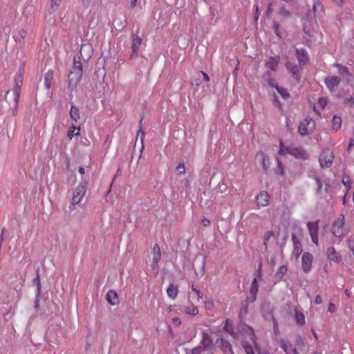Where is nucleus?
Listing matches in <instances>:
<instances>
[{
	"label": "nucleus",
	"mask_w": 354,
	"mask_h": 354,
	"mask_svg": "<svg viewBox=\"0 0 354 354\" xmlns=\"http://www.w3.org/2000/svg\"><path fill=\"white\" fill-rule=\"evenodd\" d=\"M235 339H241V344L247 354H254L257 349L256 337L253 328L246 324H242L239 328L228 331Z\"/></svg>",
	"instance_id": "1"
},
{
	"label": "nucleus",
	"mask_w": 354,
	"mask_h": 354,
	"mask_svg": "<svg viewBox=\"0 0 354 354\" xmlns=\"http://www.w3.org/2000/svg\"><path fill=\"white\" fill-rule=\"evenodd\" d=\"M332 232L338 238H342L346 235V230L344 227V216L343 214L339 215L334 221L332 225Z\"/></svg>",
	"instance_id": "2"
},
{
	"label": "nucleus",
	"mask_w": 354,
	"mask_h": 354,
	"mask_svg": "<svg viewBox=\"0 0 354 354\" xmlns=\"http://www.w3.org/2000/svg\"><path fill=\"white\" fill-rule=\"evenodd\" d=\"M315 127V122L310 117H307L300 122L299 131L301 136H306L312 133Z\"/></svg>",
	"instance_id": "3"
},
{
	"label": "nucleus",
	"mask_w": 354,
	"mask_h": 354,
	"mask_svg": "<svg viewBox=\"0 0 354 354\" xmlns=\"http://www.w3.org/2000/svg\"><path fill=\"white\" fill-rule=\"evenodd\" d=\"M334 155L329 149H324L319 158V164L322 168H329L333 162Z\"/></svg>",
	"instance_id": "4"
},
{
	"label": "nucleus",
	"mask_w": 354,
	"mask_h": 354,
	"mask_svg": "<svg viewBox=\"0 0 354 354\" xmlns=\"http://www.w3.org/2000/svg\"><path fill=\"white\" fill-rule=\"evenodd\" d=\"M86 183L85 182L81 183L75 189L73 194V197L71 199V203L73 205L78 204L80 203L82 197L84 196L86 193Z\"/></svg>",
	"instance_id": "5"
},
{
	"label": "nucleus",
	"mask_w": 354,
	"mask_h": 354,
	"mask_svg": "<svg viewBox=\"0 0 354 354\" xmlns=\"http://www.w3.org/2000/svg\"><path fill=\"white\" fill-rule=\"evenodd\" d=\"M286 151L288 154H290L296 158L301 160H306L308 158V153H306L302 147L286 148Z\"/></svg>",
	"instance_id": "6"
},
{
	"label": "nucleus",
	"mask_w": 354,
	"mask_h": 354,
	"mask_svg": "<svg viewBox=\"0 0 354 354\" xmlns=\"http://www.w3.org/2000/svg\"><path fill=\"white\" fill-rule=\"evenodd\" d=\"M308 230L310 235L312 241L315 244L318 245V229L319 223L318 221L308 222L307 223Z\"/></svg>",
	"instance_id": "7"
},
{
	"label": "nucleus",
	"mask_w": 354,
	"mask_h": 354,
	"mask_svg": "<svg viewBox=\"0 0 354 354\" xmlns=\"http://www.w3.org/2000/svg\"><path fill=\"white\" fill-rule=\"evenodd\" d=\"M280 348L284 351L285 354H299L296 348L292 344L285 339H280L279 341Z\"/></svg>",
	"instance_id": "8"
},
{
	"label": "nucleus",
	"mask_w": 354,
	"mask_h": 354,
	"mask_svg": "<svg viewBox=\"0 0 354 354\" xmlns=\"http://www.w3.org/2000/svg\"><path fill=\"white\" fill-rule=\"evenodd\" d=\"M341 82V78L337 76H328L325 78L324 82L327 88L333 92L339 86Z\"/></svg>",
	"instance_id": "9"
},
{
	"label": "nucleus",
	"mask_w": 354,
	"mask_h": 354,
	"mask_svg": "<svg viewBox=\"0 0 354 354\" xmlns=\"http://www.w3.org/2000/svg\"><path fill=\"white\" fill-rule=\"evenodd\" d=\"M313 255L309 252H304L301 257V267L304 272H308L312 267Z\"/></svg>",
	"instance_id": "10"
},
{
	"label": "nucleus",
	"mask_w": 354,
	"mask_h": 354,
	"mask_svg": "<svg viewBox=\"0 0 354 354\" xmlns=\"http://www.w3.org/2000/svg\"><path fill=\"white\" fill-rule=\"evenodd\" d=\"M202 339L200 342V345L203 346L206 351L211 349L213 345V340L211 335L206 331L203 330L201 333Z\"/></svg>",
	"instance_id": "11"
},
{
	"label": "nucleus",
	"mask_w": 354,
	"mask_h": 354,
	"mask_svg": "<svg viewBox=\"0 0 354 354\" xmlns=\"http://www.w3.org/2000/svg\"><path fill=\"white\" fill-rule=\"evenodd\" d=\"M327 257L330 261H333L335 263H338L342 261V256L337 252L335 248L331 246L329 247L326 250Z\"/></svg>",
	"instance_id": "12"
},
{
	"label": "nucleus",
	"mask_w": 354,
	"mask_h": 354,
	"mask_svg": "<svg viewBox=\"0 0 354 354\" xmlns=\"http://www.w3.org/2000/svg\"><path fill=\"white\" fill-rule=\"evenodd\" d=\"M258 290L259 284L257 281V278H254L250 288V296L248 297V299L250 300V302H254V301H256Z\"/></svg>",
	"instance_id": "13"
},
{
	"label": "nucleus",
	"mask_w": 354,
	"mask_h": 354,
	"mask_svg": "<svg viewBox=\"0 0 354 354\" xmlns=\"http://www.w3.org/2000/svg\"><path fill=\"white\" fill-rule=\"evenodd\" d=\"M269 194L266 192H260L256 197L258 207H266L269 205Z\"/></svg>",
	"instance_id": "14"
},
{
	"label": "nucleus",
	"mask_w": 354,
	"mask_h": 354,
	"mask_svg": "<svg viewBox=\"0 0 354 354\" xmlns=\"http://www.w3.org/2000/svg\"><path fill=\"white\" fill-rule=\"evenodd\" d=\"M335 66L338 69V73L341 77V80H346L347 82L350 81L351 73L346 66L339 64H335Z\"/></svg>",
	"instance_id": "15"
},
{
	"label": "nucleus",
	"mask_w": 354,
	"mask_h": 354,
	"mask_svg": "<svg viewBox=\"0 0 354 354\" xmlns=\"http://www.w3.org/2000/svg\"><path fill=\"white\" fill-rule=\"evenodd\" d=\"M291 237L293 243V254L298 257L302 251L300 241L294 233L292 234Z\"/></svg>",
	"instance_id": "16"
},
{
	"label": "nucleus",
	"mask_w": 354,
	"mask_h": 354,
	"mask_svg": "<svg viewBox=\"0 0 354 354\" xmlns=\"http://www.w3.org/2000/svg\"><path fill=\"white\" fill-rule=\"evenodd\" d=\"M296 57L300 65H304L308 60V54L304 48H297L295 50Z\"/></svg>",
	"instance_id": "17"
},
{
	"label": "nucleus",
	"mask_w": 354,
	"mask_h": 354,
	"mask_svg": "<svg viewBox=\"0 0 354 354\" xmlns=\"http://www.w3.org/2000/svg\"><path fill=\"white\" fill-rule=\"evenodd\" d=\"M279 62V57H269L268 59L266 61V66L272 70V71H276L277 70V66Z\"/></svg>",
	"instance_id": "18"
},
{
	"label": "nucleus",
	"mask_w": 354,
	"mask_h": 354,
	"mask_svg": "<svg viewBox=\"0 0 354 354\" xmlns=\"http://www.w3.org/2000/svg\"><path fill=\"white\" fill-rule=\"evenodd\" d=\"M70 74H73V75L77 78V80H81L82 79V64L80 61H76L75 57H74V71L71 72Z\"/></svg>",
	"instance_id": "19"
},
{
	"label": "nucleus",
	"mask_w": 354,
	"mask_h": 354,
	"mask_svg": "<svg viewBox=\"0 0 354 354\" xmlns=\"http://www.w3.org/2000/svg\"><path fill=\"white\" fill-rule=\"evenodd\" d=\"M80 80H77V78L75 77L73 74H69L68 77V90L69 91L70 95H72V93L73 90L76 88L77 85L79 84Z\"/></svg>",
	"instance_id": "20"
},
{
	"label": "nucleus",
	"mask_w": 354,
	"mask_h": 354,
	"mask_svg": "<svg viewBox=\"0 0 354 354\" xmlns=\"http://www.w3.org/2000/svg\"><path fill=\"white\" fill-rule=\"evenodd\" d=\"M285 66L288 72L291 73L292 76L295 79H298L299 66L296 64L289 61L286 63Z\"/></svg>",
	"instance_id": "21"
},
{
	"label": "nucleus",
	"mask_w": 354,
	"mask_h": 354,
	"mask_svg": "<svg viewBox=\"0 0 354 354\" xmlns=\"http://www.w3.org/2000/svg\"><path fill=\"white\" fill-rule=\"evenodd\" d=\"M312 11L314 17H317L320 16L324 12V8L319 0H313V5Z\"/></svg>",
	"instance_id": "22"
},
{
	"label": "nucleus",
	"mask_w": 354,
	"mask_h": 354,
	"mask_svg": "<svg viewBox=\"0 0 354 354\" xmlns=\"http://www.w3.org/2000/svg\"><path fill=\"white\" fill-rule=\"evenodd\" d=\"M288 268L286 265L281 266L277 272H276L274 275V283H278L279 281H281L285 274L287 272Z\"/></svg>",
	"instance_id": "23"
},
{
	"label": "nucleus",
	"mask_w": 354,
	"mask_h": 354,
	"mask_svg": "<svg viewBox=\"0 0 354 354\" xmlns=\"http://www.w3.org/2000/svg\"><path fill=\"white\" fill-rule=\"evenodd\" d=\"M106 300L112 306H115L118 303L117 292L115 290H109L106 293Z\"/></svg>",
	"instance_id": "24"
},
{
	"label": "nucleus",
	"mask_w": 354,
	"mask_h": 354,
	"mask_svg": "<svg viewBox=\"0 0 354 354\" xmlns=\"http://www.w3.org/2000/svg\"><path fill=\"white\" fill-rule=\"evenodd\" d=\"M221 348L224 354H234L231 344L223 339H221Z\"/></svg>",
	"instance_id": "25"
},
{
	"label": "nucleus",
	"mask_w": 354,
	"mask_h": 354,
	"mask_svg": "<svg viewBox=\"0 0 354 354\" xmlns=\"http://www.w3.org/2000/svg\"><path fill=\"white\" fill-rule=\"evenodd\" d=\"M69 115L71 118L75 122H77L80 118L79 109L73 104H72L71 106Z\"/></svg>",
	"instance_id": "26"
},
{
	"label": "nucleus",
	"mask_w": 354,
	"mask_h": 354,
	"mask_svg": "<svg viewBox=\"0 0 354 354\" xmlns=\"http://www.w3.org/2000/svg\"><path fill=\"white\" fill-rule=\"evenodd\" d=\"M141 42H142V39L139 37L136 36V37H133V41H132V46H131V48H132L131 57L133 55H136L137 53V52L141 45Z\"/></svg>",
	"instance_id": "27"
},
{
	"label": "nucleus",
	"mask_w": 354,
	"mask_h": 354,
	"mask_svg": "<svg viewBox=\"0 0 354 354\" xmlns=\"http://www.w3.org/2000/svg\"><path fill=\"white\" fill-rule=\"evenodd\" d=\"M53 79V72L49 70L44 75V86L46 88L49 89L51 87V82Z\"/></svg>",
	"instance_id": "28"
},
{
	"label": "nucleus",
	"mask_w": 354,
	"mask_h": 354,
	"mask_svg": "<svg viewBox=\"0 0 354 354\" xmlns=\"http://www.w3.org/2000/svg\"><path fill=\"white\" fill-rule=\"evenodd\" d=\"M295 320L297 324L300 326L305 324V317L304 314L297 310L295 311Z\"/></svg>",
	"instance_id": "29"
},
{
	"label": "nucleus",
	"mask_w": 354,
	"mask_h": 354,
	"mask_svg": "<svg viewBox=\"0 0 354 354\" xmlns=\"http://www.w3.org/2000/svg\"><path fill=\"white\" fill-rule=\"evenodd\" d=\"M178 288L173 284H170V286L167 289V293L169 297L171 299H175L178 295Z\"/></svg>",
	"instance_id": "30"
},
{
	"label": "nucleus",
	"mask_w": 354,
	"mask_h": 354,
	"mask_svg": "<svg viewBox=\"0 0 354 354\" xmlns=\"http://www.w3.org/2000/svg\"><path fill=\"white\" fill-rule=\"evenodd\" d=\"M182 311L187 315H196L198 313V308L194 305L184 307L183 308Z\"/></svg>",
	"instance_id": "31"
},
{
	"label": "nucleus",
	"mask_w": 354,
	"mask_h": 354,
	"mask_svg": "<svg viewBox=\"0 0 354 354\" xmlns=\"http://www.w3.org/2000/svg\"><path fill=\"white\" fill-rule=\"evenodd\" d=\"M161 257V251L160 248L158 244H155L153 246V262L154 263H158Z\"/></svg>",
	"instance_id": "32"
},
{
	"label": "nucleus",
	"mask_w": 354,
	"mask_h": 354,
	"mask_svg": "<svg viewBox=\"0 0 354 354\" xmlns=\"http://www.w3.org/2000/svg\"><path fill=\"white\" fill-rule=\"evenodd\" d=\"M342 118L337 115H334L332 120L333 129L337 131L342 126Z\"/></svg>",
	"instance_id": "33"
},
{
	"label": "nucleus",
	"mask_w": 354,
	"mask_h": 354,
	"mask_svg": "<svg viewBox=\"0 0 354 354\" xmlns=\"http://www.w3.org/2000/svg\"><path fill=\"white\" fill-rule=\"evenodd\" d=\"M278 15L282 18H290L292 15L290 11H289L284 6H281L280 7Z\"/></svg>",
	"instance_id": "34"
},
{
	"label": "nucleus",
	"mask_w": 354,
	"mask_h": 354,
	"mask_svg": "<svg viewBox=\"0 0 354 354\" xmlns=\"http://www.w3.org/2000/svg\"><path fill=\"white\" fill-rule=\"evenodd\" d=\"M21 87L15 86L13 89V94L15 95V106L17 108L19 101Z\"/></svg>",
	"instance_id": "35"
},
{
	"label": "nucleus",
	"mask_w": 354,
	"mask_h": 354,
	"mask_svg": "<svg viewBox=\"0 0 354 354\" xmlns=\"http://www.w3.org/2000/svg\"><path fill=\"white\" fill-rule=\"evenodd\" d=\"M274 88L283 99L286 100L290 97V95L286 88L281 87L278 85L274 86Z\"/></svg>",
	"instance_id": "36"
},
{
	"label": "nucleus",
	"mask_w": 354,
	"mask_h": 354,
	"mask_svg": "<svg viewBox=\"0 0 354 354\" xmlns=\"http://www.w3.org/2000/svg\"><path fill=\"white\" fill-rule=\"evenodd\" d=\"M262 167L266 171H268L270 167L269 158L266 155H262Z\"/></svg>",
	"instance_id": "37"
},
{
	"label": "nucleus",
	"mask_w": 354,
	"mask_h": 354,
	"mask_svg": "<svg viewBox=\"0 0 354 354\" xmlns=\"http://www.w3.org/2000/svg\"><path fill=\"white\" fill-rule=\"evenodd\" d=\"M33 283L37 286V295H39L41 291V283L38 270L37 271V277L35 279H34Z\"/></svg>",
	"instance_id": "38"
},
{
	"label": "nucleus",
	"mask_w": 354,
	"mask_h": 354,
	"mask_svg": "<svg viewBox=\"0 0 354 354\" xmlns=\"http://www.w3.org/2000/svg\"><path fill=\"white\" fill-rule=\"evenodd\" d=\"M75 129H76L75 126L72 125L71 127L68 129V137L69 138V139L71 140L75 136H77L79 134V131L75 132Z\"/></svg>",
	"instance_id": "39"
},
{
	"label": "nucleus",
	"mask_w": 354,
	"mask_h": 354,
	"mask_svg": "<svg viewBox=\"0 0 354 354\" xmlns=\"http://www.w3.org/2000/svg\"><path fill=\"white\" fill-rule=\"evenodd\" d=\"M15 86H19L21 87L23 84V77L21 73H19L15 79Z\"/></svg>",
	"instance_id": "40"
},
{
	"label": "nucleus",
	"mask_w": 354,
	"mask_h": 354,
	"mask_svg": "<svg viewBox=\"0 0 354 354\" xmlns=\"http://www.w3.org/2000/svg\"><path fill=\"white\" fill-rule=\"evenodd\" d=\"M262 268H263L262 263L259 262L258 264V268H257V273H256V275H257L256 278H257V279H259V280H261L262 277H263Z\"/></svg>",
	"instance_id": "41"
},
{
	"label": "nucleus",
	"mask_w": 354,
	"mask_h": 354,
	"mask_svg": "<svg viewBox=\"0 0 354 354\" xmlns=\"http://www.w3.org/2000/svg\"><path fill=\"white\" fill-rule=\"evenodd\" d=\"M273 236V232L268 231L265 233L263 236V245L266 246L267 242L270 240V239Z\"/></svg>",
	"instance_id": "42"
},
{
	"label": "nucleus",
	"mask_w": 354,
	"mask_h": 354,
	"mask_svg": "<svg viewBox=\"0 0 354 354\" xmlns=\"http://www.w3.org/2000/svg\"><path fill=\"white\" fill-rule=\"evenodd\" d=\"M279 28H280V25L277 22V21H274L273 22V28H274V33L275 35L281 38V36L280 35V30H279Z\"/></svg>",
	"instance_id": "43"
},
{
	"label": "nucleus",
	"mask_w": 354,
	"mask_h": 354,
	"mask_svg": "<svg viewBox=\"0 0 354 354\" xmlns=\"http://www.w3.org/2000/svg\"><path fill=\"white\" fill-rule=\"evenodd\" d=\"M206 350L199 344L198 346L192 348V354H201V353H203Z\"/></svg>",
	"instance_id": "44"
},
{
	"label": "nucleus",
	"mask_w": 354,
	"mask_h": 354,
	"mask_svg": "<svg viewBox=\"0 0 354 354\" xmlns=\"http://www.w3.org/2000/svg\"><path fill=\"white\" fill-rule=\"evenodd\" d=\"M317 184V192L319 193L322 188V181L319 177L316 176L315 178Z\"/></svg>",
	"instance_id": "45"
},
{
	"label": "nucleus",
	"mask_w": 354,
	"mask_h": 354,
	"mask_svg": "<svg viewBox=\"0 0 354 354\" xmlns=\"http://www.w3.org/2000/svg\"><path fill=\"white\" fill-rule=\"evenodd\" d=\"M327 103L328 100L324 97L319 98L318 100V104L322 109L325 108V106L327 105Z\"/></svg>",
	"instance_id": "46"
},
{
	"label": "nucleus",
	"mask_w": 354,
	"mask_h": 354,
	"mask_svg": "<svg viewBox=\"0 0 354 354\" xmlns=\"http://www.w3.org/2000/svg\"><path fill=\"white\" fill-rule=\"evenodd\" d=\"M248 301H250V300L247 299L242 303L243 308L241 309V312H243L245 314L248 313Z\"/></svg>",
	"instance_id": "47"
},
{
	"label": "nucleus",
	"mask_w": 354,
	"mask_h": 354,
	"mask_svg": "<svg viewBox=\"0 0 354 354\" xmlns=\"http://www.w3.org/2000/svg\"><path fill=\"white\" fill-rule=\"evenodd\" d=\"M176 169L179 172V174L185 173V164L183 162H180L177 166Z\"/></svg>",
	"instance_id": "48"
},
{
	"label": "nucleus",
	"mask_w": 354,
	"mask_h": 354,
	"mask_svg": "<svg viewBox=\"0 0 354 354\" xmlns=\"http://www.w3.org/2000/svg\"><path fill=\"white\" fill-rule=\"evenodd\" d=\"M286 148H287L286 147H285L282 142H281L280 143V148H279V153L280 155H286L287 153H288L286 151Z\"/></svg>",
	"instance_id": "49"
},
{
	"label": "nucleus",
	"mask_w": 354,
	"mask_h": 354,
	"mask_svg": "<svg viewBox=\"0 0 354 354\" xmlns=\"http://www.w3.org/2000/svg\"><path fill=\"white\" fill-rule=\"evenodd\" d=\"M61 0H51V7L55 10L56 8L60 4Z\"/></svg>",
	"instance_id": "50"
},
{
	"label": "nucleus",
	"mask_w": 354,
	"mask_h": 354,
	"mask_svg": "<svg viewBox=\"0 0 354 354\" xmlns=\"http://www.w3.org/2000/svg\"><path fill=\"white\" fill-rule=\"evenodd\" d=\"M201 224L206 227L210 225V221L205 217H203L201 219Z\"/></svg>",
	"instance_id": "51"
},
{
	"label": "nucleus",
	"mask_w": 354,
	"mask_h": 354,
	"mask_svg": "<svg viewBox=\"0 0 354 354\" xmlns=\"http://www.w3.org/2000/svg\"><path fill=\"white\" fill-rule=\"evenodd\" d=\"M273 324H274V333L276 335H277L279 334V328H278V326H277V321L275 320V319H273Z\"/></svg>",
	"instance_id": "52"
},
{
	"label": "nucleus",
	"mask_w": 354,
	"mask_h": 354,
	"mask_svg": "<svg viewBox=\"0 0 354 354\" xmlns=\"http://www.w3.org/2000/svg\"><path fill=\"white\" fill-rule=\"evenodd\" d=\"M192 290L196 292V294L198 295V298H202L203 297V294L201 293V292L198 290L196 288H195L194 286H192Z\"/></svg>",
	"instance_id": "53"
},
{
	"label": "nucleus",
	"mask_w": 354,
	"mask_h": 354,
	"mask_svg": "<svg viewBox=\"0 0 354 354\" xmlns=\"http://www.w3.org/2000/svg\"><path fill=\"white\" fill-rule=\"evenodd\" d=\"M138 136H140V140H141V142H143V139H144V136H145V132L142 129V128H140L138 130Z\"/></svg>",
	"instance_id": "54"
},
{
	"label": "nucleus",
	"mask_w": 354,
	"mask_h": 354,
	"mask_svg": "<svg viewBox=\"0 0 354 354\" xmlns=\"http://www.w3.org/2000/svg\"><path fill=\"white\" fill-rule=\"evenodd\" d=\"M172 322L174 324L176 325V326H179L181 324V320L180 318L178 317H174L172 319Z\"/></svg>",
	"instance_id": "55"
},
{
	"label": "nucleus",
	"mask_w": 354,
	"mask_h": 354,
	"mask_svg": "<svg viewBox=\"0 0 354 354\" xmlns=\"http://www.w3.org/2000/svg\"><path fill=\"white\" fill-rule=\"evenodd\" d=\"M19 35L21 38H25L27 35V32L25 29H21L19 31Z\"/></svg>",
	"instance_id": "56"
},
{
	"label": "nucleus",
	"mask_w": 354,
	"mask_h": 354,
	"mask_svg": "<svg viewBox=\"0 0 354 354\" xmlns=\"http://www.w3.org/2000/svg\"><path fill=\"white\" fill-rule=\"evenodd\" d=\"M296 342H297V344H301L302 346H304V339L300 336H298L297 337Z\"/></svg>",
	"instance_id": "57"
},
{
	"label": "nucleus",
	"mask_w": 354,
	"mask_h": 354,
	"mask_svg": "<svg viewBox=\"0 0 354 354\" xmlns=\"http://www.w3.org/2000/svg\"><path fill=\"white\" fill-rule=\"evenodd\" d=\"M315 303L317 304H321L322 303V298L319 295H317L315 297Z\"/></svg>",
	"instance_id": "58"
},
{
	"label": "nucleus",
	"mask_w": 354,
	"mask_h": 354,
	"mask_svg": "<svg viewBox=\"0 0 354 354\" xmlns=\"http://www.w3.org/2000/svg\"><path fill=\"white\" fill-rule=\"evenodd\" d=\"M84 7L88 8L91 6V0H82Z\"/></svg>",
	"instance_id": "59"
},
{
	"label": "nucleus",
	"mask_w": 354,
	"mask_h": 354,
	"mask_svg": "<svg viewBox=\"0 0 354 354\" xmlns=\"http://www.w3.org/2000/svg\"><path fill=\"white\" fill-rule=\"evenodd\" d=\"M335 306L333 304H330L328 306V311L330 313H333L335 310Z\"/></svg>",
	"instance_id": "60"
},
{
	"label": "nucleus",
	"mask_w": 354,
	"mask_h": 354,
	"mask_svg": "<svg viewBox=\"0 0 354 354\" xmlns=\"http://www.w3.org/2000/svg\"><path fill=\"white\" fill-rule=\"evenodd\" d=\"M201 74L203 76L204 80L205 82H209V77L208 75L206 73L203 72V71H201Z\"/></svg>",
	"instance_id": "61"
},
{
	"label": "nucleus",
	"mask_w": 354,
	"mask_h": 354,
	"mask_svg": "<svg viewBox=\"0 0 354 354\" xmlns=\"http://www.w3.org/2000/svg\"><path fill=\"white\" fill-rule=\"evenodd\" d=\"M137 1L138 0H131V2H130V8H133L136 7V4H137Z\"/></svg>",
	"instance_id": "62"
},
{
	"label": "nucleus",
	"mask_w": 354,
	"mask_h": 354,
	"mask_svg": "<svg viewBox=\"0 0 354 354\" xmlns=\"http://www.w3.org/2000/svg\"><path fill=\"white\" fill-rule=\"evenodd\" d=\"M342 183L348 187V188L351 187V183L349 180H345L344 179L342 180Z\"/></svg>",
	"instance_id": "63"
},
{
	"label": "nucleus",
	"mask_w": 354,
	"mask_h": 354,
	"mask_svg": "<svg viewBox=\"0 0 354 354\" xmlns=\"http://www.w3.org/2000/svg\"><path fill=\"white\" fill-rule=\"evenodd\" d=\"M268 85L271 87H274L277 84H275L272 80L268 81Z\"/></svg>",
	"instance_id": "64"
}]
</instances>
